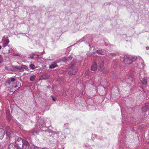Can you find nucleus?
Returning a JSON list of instances; mask_svg holds the SVG:
<instances>
[{
  "instance_id": "29",
  "label": "nucleus",
  "mask_w": 149,
  "mask_h": 149,
  "mask_svg": "<svg viewBox=\"0 0 149 149\" xmlns=\"http://www.w3.org/2000/svg\"><path fill=\"white\" fill-rule=\"evenodd\" d=\"M40 148L38 147H35L34 148V149H40Z\"/></svg>"
},
{
  "instance_id": "15",
  "label": "nucleus",
  "mask_w": 149,
  "mask_h": 149,
  "mask_svg": "<svg viewBox=\"0 0 149 149\" xmlns=\"http://www.w3.org/2000/svg\"><path fill=\"white\" fill-rule=\"evenodd\" d=\"M36 76L35 75H33L31 76L30 77V81H34L36 78Z\"/></svg>"
},
{
  "instance_id": "30",
  "label": "nucleus",
  "mask_w": 149,
  "mask_h": 149,
  "mask_svg": "<svg viewBox=\"0 0 149 149\" xmlns=\"http://www.w3.org/2000/svg\"><path fill=\"white\" fill-rule=\"evenodd\" d=\"M146 49L147 50H148L149 49V47H146Z\"/></svg>"
},
{
  "instance_id": "31",
  "label": "nucleus",
  "mask_w": 149,
  "mask_h": 149,
  "mask_svg": "<svg viewBox=\"0 0 149 149\" xmlns=\"http://www.w3.org/2000/svg\"><path fill=\"white\" fill-rule=\"evenodd\" d=\"M37 57L38 58H39V55H37Z\"/></svg>"
},
{
  "instance_id": "26",
  "label": "nucleus",
  "mask_w": 149,
  "mask_h": 149,
  "mask_svg": "<svg viewBox=\"0 0 149 149\" xmlns=\"http://www.w3.org/2000/svg\"><path fill=\"white\" fill-rule=\"evenodd\" d=\"M72 58V57L71 56H69L68 59V61L71 60Z\"/></svg>"
},
{
  "instance_id": "7",
  "label": "nucleus",
  "mask_w": 149,
  "mask_h": 149,
  "mask_svg": "<svg viewBox=\"0 0 149 149\" xmlns=\"http://www.w3.org/2000/svg\"><path fill=\"white\" fill-rule=\"evenodd\" d=\"M104 62L103 59H101L99 62V66L101 70H102L104 68Z\"/></svg>"
},
{
  "instance_id": "21",
  "label": "nucleus",
  "mask_w": 149,
  "mask_h": 149,
  "mask_svg": "<svg viewBox=\"0 0 149 149\" xmlns=\"http://www.w3.org/2000/svg\"><path fill=\"white\" fill-rule=\"evenodd\" d=\"M3 61V58L1 55H0V64Z\"/></svg>"
},
{
  "instance_id": "17",
  "label": "nucleus",
  "mask_w": 149,
  "mask_h": 149,
  "mask_svg": "<svg viewBox=\"0 0 149 149\" xmlns=\"http://www.w3.org/2000/svg\"><path fill=\"white\" fill-rule=\"evenodd\" d=\"M68 92V90H64L63 92V95L64 96H66L67 95V93Z\"/></svg>"
},
{
  "instance_id": "34",
  "label": "nucleus",
  "mask_w": 149,
  "mask_h": 149,
  "mask_svg": "<svg viewBox=\"0 0 149 149\" xmlns=\"http://www.w3.org/2000/svg\"><path fill=\"white\" fill-rule=\"evenodd\" d=\"M7 68V67H5V68H6V69Z\"/></svg>"
},
{
  "instance_id": "28",
  "label": "nucleus",
  "mask_w": 149,
  "mask_h": 149,
  "mask_svg": "<svg viewBox=\"0 0 149 149\" xmlns=\"http://www.w3.org/2000/svg\"><path fill=\"white\" fill-rule=\"evenodd\" d=\"M13 55L14 56H19V55L18 54H17L15 53L13 54Z\"/></svg>"
},
{
  "instance_id": "9",
  "label": "nucleus",
  "mask_w": 149,
  "mask_h": 149,
  "mask_svg": "<svg viewBox=\"0 0 149 149\" xmlns=\"http://www.w3.org/2000/svg\"><path fill=\"white\" fill-rule=\"evenodd\" d=\"M5 135L4 130L0 128V139H2Z\"/></svg>"
},
{
  "instance_id": "1",
  "label": "nucleus",
  "mask_w": 149,
  "mask_h": 149,
  "mask_svg": "<svg viewBox=\"0 0 149 149\" xmlns=\"http://www.w3.org/2000/svg\"><path fill=\"white\" fill-rule=\"evenodd\" d=\"M123 61L126 64H130L133 61H135L137 59V57L135 56H124Z\"/></svg>"
},
{
  "instance_id": "12",
  "label": "nucleus",
  "mask_w": 149,
  "mask_h": 149,
  "mask_svg": "<svg viewBox=\"0 0 149 149\" xmlns=\"http://www.w3.org/2000/svg\"><path fill=\"white\" fill-rule=\"evenodd\" d=\"M58 66V65L56 64V63L54 62L49 65V67L50 68L53 69L55 67H57Z\"/></svg>"
},
{
  "instance_id": "19",
  "label": "nucleus",
  "mask_w": 149,
  "mask_h": 149,
  "mask_svg": "<svg viewBox=\"0 0 149 149\" xmlns=\"http://www.w3.org/2000/svg\"><path fill=\"white\" fill-rule=\"evenodd\" d=\"M142 83L144 85H146L147 83V80L145 79H143L142 81Z\"/></svg>"
},
{
  "instance_id": "22",
  "label": "nucleus",
  "mask_w": 149,
  "mask_h": 149,
  "mask_svg": "<svg viewBox=\"0 0 149 149\" xmlns=\"http://www.w3.org/2000/svg\"><path fill=\"white\" fill-rule=\"evenodd\" d=\"M10 82H11V81H10V79H8L6 81V84H7L9 85H10Z\"/></svg>"
},
{
  "instance_id": "33",
  "label": "nucleus",
  "mask_w": 149,
  "mask_h": 149,
  "mask_svg": "<svg viewBox=\"0 0 149 149\" xmlns=\"http://www.w3.org/2000/svg\"><path fill=\"white\" fill-rule=\"evenodd\" d=\"M1 48V46L0 45V49Z\"/></svg>"
},
{
  "instance_id": "24",
  "label": "nucleus",
  "mask_w": 149,
  "mask_h": 149,
  "mask_svg": "<svg viewBox=\"0 0 149 149\" xmlns=\"http://www.w3.org/2000/svg\"><path fill=\"white\" fill-rule=\"evenodd\" d=\"M17 85H15V86H12V88H16V89H15V91H15L16 90H17Z\"/></svg>"
},
{
  "instance_id": "25",
  "label": "nucleus",
  "mask_w": 149,
  "mask_h": 149,
  "mask_svg": "<svg viewBox=\"0 0 149 149\" xmlns=\"http://www.w3.org/2000/svg\"><path fill=\"white\" fill-rule=\"evenodd\" d=\"M15 80V79L14 78H11L10 79V81H11L12 82H13Z\"/></svg>"
},
{
  "instance_id": "20",
  "label": "nucleus",
  "mask_w": 149,
  "mask_h": 149,
  "mask_svg": "<svg viewBox=\"0 0 149 149\" xmlns=\"http://www.w3.org/2000/svg\"><path fill=\"white\" fill-rule=\"evenodd\" d=\"M62 61L63 62H65L68 61V59L66 57H64L62 58Z\"/></svg>"
},
{
  "instance_id": "5",
  "label": "nucleus",
  "mask_w": 149,
  "mask_h": 149,
  "mask_svg": "<svg viewBox=\"0 0 149 149\" xmlns=\"http://www.w3.org/2000/svg\"><path fill=\"white\" fill-rule=\"evenodd\" d=\"M6 133L7 135L9 137H11L13 135V131L9 127H6Z\"/></svg>"
},
{
  "instance_id": "23",
  "label": "nucleus",
  "mask_w": 149,
  "mask_h": 149,
  "mask_svg": "<svg viewBox=\"0 0 149 149\" xmlns=\"http://www.w3.org/2000/svg\"><path fill=\"white\" fill-rule=\"evenodd\" d=\"M35 55V54H33L32 55H31L30 56V58L31 59H33Z\"/></svg>"
},
{
  "instance_id": "32",
  "label": "nucleus",
  "mask_w": 149,
  "mask_h": 149,
  "mask_svg": "<svg viewBox=\"0 0 149 149\" xmlns=\"http://www.w3.org/2000/svg\"><path fill=\"white\" fill-rule=\"evenodd\" d=\"M40 149H47L46 148H40Z\"/></svg>"
},
{
  "instance_id": "11",
  "label": "nucleus",
  "mask_w": 149,
  "mask_h": 149,
  "mask_svg": "<svg viewBox=\"0 0 149 149\" xmlns=\"http://www.w3.org/2000/svg\"><path fill=\"white\" fill-rule=\"evenodd\" d=\"M91 70L93 71H95L97 69V66L96 63H94L91 66Z\"/></svg>"
},
{
  "instance_id": "27",
  "label": "nucleus",
  "mask_w": 149,
  "mask_h": 149,
  "mask_svg": "<svg viewBox=\"0 0 149 149\" xmlns=\"http://www.w3.org/2000/svg\"><path fill=\"white\" fill-rule=\"evenodd\" d=\"M51 97L52 98V99L53 101H54L56 100V99L54 98V97L53 95H51Z\"/></svg>"
},
{
  "instance_id": "14",
  "label": "nucleus",
  "mask_w": 149,
  "mask_h": 149,
  "mask_svg": "<svg viewBox=\"0 0 149 149\" xmlns=\"http://www.w3.org/2000/svg\"><path fill=\"white\" fill-rule=\"evenodd\" d=\"M6 115L8 118H10V111L9 110H7L6 111Z\"/></svg>"
},
{
  "instance_id": "3",
  "label": "nucleus",
  "mask_w": 149,
  "mask_h": 149,
  "mask_svg": "<svg viewBox=\"0 0 149 149\" xmlns=\"http://www.w3.org/2000/svg\"><path fill=\"white\" fill-rule=\"evenodd\" d=\"M23 140L21 138H18L16 141L18 149H21L23 147Z\"/></svg>"
},
{
  "instance_id": "10",
  "label": "nucleus",
  "mask_w": 149,
  "mask_h": 149,
  "mask_svg": "<svg viewBox=\"0 0 149 149\" xmlns=\"http://www.w3.org/2000/svg\"><path fill=\"white\" fill-rule=\"evenodd\" d=\"M97 53L101 54L104 55L106 54V51L105 50H99L97 51Z\"/></svg>"
},
{
  "instance_id": "13",
  "label": "nucleus",
  "mask_w": 149,
  "mask_h": 149,
  "mask_svg": "<svg viewBox=\"0 0 149 149\" xmlns=\"http://www.w3.org/2000/svg\"><path fill=\"white\" fill-rule=\"evenodd\" d=\"M29 67L32 70H34L35 68H38L37 66H36L34 65L33 64H30L29 65Z\"/></svg>"
},
{
  "instance_id": "4",
  "label": "nucleus",
  "mask_w": 149,
  "mask_h": 149,
  "mask_svg": "<svg viewBox=\"0 0 149 149\" xmlns=\"http://www.w3.org/2000/svg\"><path fill=\"white\" fill-rule=\"evenodd\" d=\"M9 42V41L8 38L7 36H4L2 38L1 42H0V43H2L3 47H5L7 45Z\"/></svg>"
},
{
  "instance_id": "16",
  "label": "nucleus",
  "mask_w": 149,
  "mask_h": 149,
  "mask_svg": "<svg viewBox=\"0 0 149 149\" xmlns=\"http://www.w3.org/2000/svg\"><path fill=\"white\" fill-rule=\"evenodd\" d=\"M22 69L24 70V69H25L26 70H28V68L27 66H26L25 65H22Z\"/></svg>"
},
{
  "instance_id": "18",
  "label": "nucleus",
  "mask_w": 149,
  "mask_h": 149,
  "mask_svg": "<svg viewBox=\"0 0 149 149\" xmlns=\"http://www.w3.org/2000/svg\"><path fill=\"white\" fill-rule=\"evenodd\" d=\"M116 54L115 53H110L108 55V56L110 58H111L112 56H115Z\"/></svg>"
},
{
  "instance_id": "8",
  "label": "nucleus",
  "mask_w": 149,
  "mask_h": 149,
  "mask_svg": "<svg viewBox=\"0 0 149 149\" xmlns=\"http://www.w3.org/2000/svg\"><path fill=\"white\" fill-rule=\"evenodd\" d=\"M23 147L24 146H26L25 149H29V144L27 141L26 140H23Z\"/></svg>"
},
{
  "instance_id": "2",
  "label": "nucleus",
  "mask_w": 149,
  "mask_h": 149,
  "mask_svg": "<svg viewBox=\"0 0 149 149\" xmlns=\"http://www.w3.org/2000/svg\"><path fill=\"white\" fill-rule=\"evenodd\" d=\"M68 68H70V70L68 72L69 74L70 75H74L78 71L77 67L73 65L70 66H69Z\"/></svg>"
},
{
  "instance_id": "6",
  "label": "nucleus",
  "mask_w": 149,
  "mask_h": 149,
  "mask_svg": "<svg viewBox=\"0 0 149 149\" xmlns=\"http://www.w3.org/2000/svg\"><path fill=\"white\" fill-rule=\"evenodd\" d=\"M13 68L15 69L17 71L23 72L24 71V70H23V69H22V66H13Z\"/></svg>"
}]
</instances>
